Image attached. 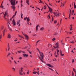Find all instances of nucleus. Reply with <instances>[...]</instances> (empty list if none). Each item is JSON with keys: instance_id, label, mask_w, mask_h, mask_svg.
Returning a JSON list of instances; mask_svg holds the SVG:
<instances>
[{"instance_id": "nucleus-1", "label": "nucleus", "mask_w": 76, "mask_h": 76, "mask_svg": "<svg viewBox=\"0 0 76 76\" xmlns=\"http://www.w3.org/2000/svg\"><path fill=\"white\" fill-rule=\"evenodd\" d=\"M15 0H11L10 1L11 4L12 5L11 6V7L12 9L13 10V11H15Z\"/></svg>"}, {"instance_id": "nucleus-2", "label": "nucleus", "mask_w": 76, "mask_h": 76, "mask_svg": "<svg viewBox=\"0 0 76 76\" xmlns=\"http://www.w3.org/2000/svg\"><path fill=\"white\" fill-rule=\"evenodd\" d=\"M6 16H7V17H9V14L7 13V11L5 12V13L4 15V18L5 19V20H7V21H8V24L9 25H10V22L9 21V20L8 19H7V18H6Z\"/></svg>"}, {"instance_id": "nucleus-3", "label": "nucleus", "mask_w": 76, "mask_h": 76, "mask_svg": "<svg viewBox=\"0 0 76 76\" xmlns=\"http://www.w3.org/2000/svg\"><path fill=\"white\" fill-rule=\"evenodd\" d=\"M58 12V10H57V11L56 12V13L53 12V14H54V15L56 16H57V17L59 15V13Z\"/></svg>"}, {"instance_id": "nucleus-4", "label": "nucleus", "mask_w": 76, "mask_h": 76, "mask_svg": "<svg viewBox=\"0 0 76 76\" xmlns=\"http://www.w3.org/2000/svg\"><path fill=\"white\" fill-rule=\"evenodd\" d=\"M40 55L41 56V58H43V57H44V55L43 54V53L42 52H39Z\"/></svg>"}, {"instance_id": "nucleus-5", "label": "nucleus", "mask_w": 76, "mask_h": 76, "mask_svg": "<svg viewBox=\"0 0 76 76\" xmlns=\"http://www.w3.org/2000/svg\"><path fill=\"white\" fill-rule=\"evenodd\" d=\"M12 22L13 26H15V25H16V22H15V19L14 18L12 20Z\"/></svg>"}, {"instance_id": "nucleus-6", "label": "nucleus", "mask_w": 76, "mask_h": 76, "mask_svg": "<svg viewBox=\"0 0 76 76\" xmlns=\"http://www.w3.org/2000/svg\"><path fill=\"white\" fill-rule=\"evenodd\" d=\"M46 64L47 66H48L50 67H54L53 66H51L50 64Z\"/></svg>"}, {"instance_id": "nucleus-7", "label": "nucleus", "mask_w": 76, "mask_h": 76, "mask_svg": "<svg viewBox=\"0 0 76 76\" xmlns=\"http://www.w3.org/2000/svg\"><path fill=\"white\" fill-rule=\"evenodd\" d=\"M56 45L57 46L56 47V46H53L54 48H58V43H57L56 44Z\"/></svg>"}, {"instance_id": "nucleus-8", "label": "nucleus", "mask_w": 76, "mask_h": 76, "mask_svg": "<svg viewBox=\"0 0 76 76\" xmlns=\"http://www.w3.org/2000/svg\"><path fill=\"white\" fill-rule=\"evenodd\" d=\"M7 38H9V39H10V38H11V35L10 34H8Z\"/></svg>"}, {"instance_id": "nucleus-9", "label": "nucleus", "mask_w": 76, "mask_h": 76, "mask_svg": "<svg viewBox=\"0 0 76 76\" xmlns=\"http://www.w3.org/2000/svg\"><path fill=\"white\" fill-rule=\"evenodd\" d=\"M49 11L51 13H52V11H53V10H52V9L51 8H50V7H49Z\"/></svg>"}, {"instance_id": "nucleus-10", "label": "nucleus", "mask_w": 76, "mask_h": 76, "mask_svg": "<svg viewBox=\"0 0 76 76\" xmlns=\"http://www.w3.org/2000/svg\"><path fill=\"white\" fill-rule=\"evenodd\" d=\"M24 36L26 38V39H28V36L27 35L25 34L24 35Z\"/></svg>"}, {"instance_id": "nucleus-11", "label": "nucleus", "mask_w": 76, "mask_h": 76, "mask_svg": "<svg viewBox=\"0 0 76 76\" xmlns=\"http://www.w3.org/2000/svg\"><path fill=\"white\" fill-rule=\"evenodd\" d=\"M62 53V52L61 51V50H60V55L61 56H64V54H62L61 53Z\"/></svg>"}, {"instance_id": "nucleus-12", "label": "nucleus", "mask_w": 76, "mask_h": 76, "mask_svg": "<svg viewBox=\"0 0 76 76\" xmlns=\"http://www.w3.org/2000/svg\"><path fill=\"white\" fill-rule=\"evenodd\" d=\"M23 57H28V54H23Z\"/></svg>"}, {"instance_id": "nucleus-13", "label": "nucleus", "mask_w": 76, "mask_h": 76, "mask_svg": "<svg viewBox=\"0 0 76 76\" xmlns=\"http://www.w3.org/2000/svg\"><path fill=\"white\" fill-rule=\"evenodd\" d=\"M38 26L39 27V25H37V26L36 28V31H37L38 30Z\"/></svg>"}, {"instance_id": "nucleus-14", "label": "nucleus", "mask_w": 76, "mask_h": 76, "mask_svg": "<svg viewBox=\"0 0 76 76\" xmlns=\"http://www.w3.org/2000/svg\"><path fill=\"white\" fill-rule=\"evenodd\" d=\"M29 0H26V3L27 4H28V5H29Z\"/></svg>"}, {"instance_id": "nucleus-15", "label": "nucleus", "mask_w": 76, "mask_h": 76, "mask_svg": "<svg viewBox=\"0 0 76 76\" xmlns=\"http://www.w3.org/2000/svg\"><path fill=\"white\" fill-rule=\"evenodd\" d=\"M8 51H9V50H10V46H9V43L8 44Z\"/></svg>"}, {"instance_id": "nucleus-16", "label": "nucleus", "mask_w": 76, "mask_h": 76, "mask_svg": "<svg viewBox=\"0 0 76 76\" xmlns=\"http://www.w3.org/2000/svg\"><path fill=\"white\" fill-rule=\"evenodd\" d=\"M8 27L9 29H10V31H12V29H10V26H9V24H8Z\"/></svg>"}, {"instance_id": "nucleus-17", "label": "nucleus", "mask_w": 76, "mask_h": 76, "mask_svg": "<svg viewBox=\"0 0 76 76\" xmlns=\"http://www.w3.org/2000/svg\"><path fill=\"white\" fill-rule=\"evenodd\" d=\"M56 52H55V53L54 54V55L55 56V57H58V55H56Z\"/></svg>"}, {"instance_id": "nucleus-18", "label": "nucleus", "mask_w": 76, "mask_h": 76, "mask_svg": "<svg viewBox=\"0 0 76 76\" xmlns=\"http://www.w3.org/2000/svg\"><path fill=\"white\" fill-rule=\"evenodd\" d=\"M57 51V55H58V53H59V50H58V49H57L56 50Z\"/></svg>"}, {"instance_id": "nucleus-19", "label": "nucleus", "mask_w": 76, "mask_h": 76, "mask_svg": "<svg viewBox=\"0 0 76 76\" xmlns=\"http://www.w3.org/2000/svg\"><path fill=\"white\" fill-rule=\"evenodd\" d=\"M18 53H22V52H23V51L22 50H19V51L18 50Z\"/></svg>"}, {"instance_id": "nucleus-20", "label": "nucleus", "mask_w": 76, "mask_h": 76, "mask_svg": "<svg viewBox=\"0 0 76 76\" xmlns=\"http://www.w3.org/2000/svg\"><path fill=\"white\" fill-rule=\"evenodd\" d=\"M27 22H29V21H30V19H29V17L27 18Z\"/></svg>"}, {"instance_id": "nucleus-21", "label": "nucleus", "mask_w": 76, "mask_h": 76, "mask_svg": "<svg viewBox=\"0 0 76 76\" xmlns=\"http://www.w3.org/2000/svg\"><path fill=\"white\" fill-rule=\"evenodd\" d=\"M19 74L20 75H23V73L20 72H19Z\"/></svg>"}, {"instance_id": "nucleus-22", "label": "nucleus", "mask_w": 76, "mask_h": 76, "mask_svg": "<svg viewBox=\"0 0 76 76\" xmlns=\"http://www.w3.org/2000/svg\"><path fill=\"white\" fill-rule=\"evenodd\" d=\"M20 20H19L18 21H17V25H19V23H20Z\"/></svg>"}, {"instance_id": "nucleus-23", "label": "nucleus", "mask_w": 76, "mask_h": 76, "mask_svg": "<svg viewBox=\"0 0 76 76\" xmlns=\"http://www.w3.org/2000/svg\"><path fill=\"white\" fill-rule=\"evenodd\" d=\"M73 71H74V72H75V73H76V69H74L73 68Z\"/></svg>"}, {"instance_id": "nucleus-24", "label": "nucleus", "mask_w": 76, "mask_h": 76, "mask_svg": "<svg viewBox=\"0 0 76 76\" xmlns=\"http://www.w3.org/2000/svg\"><path fill=\"white\" fill-rule=\"evenodd\" d=\"M44 28L42 27V28H40V30L41 31H43V30H44Z\"/></svg>"}, {"instance_id": "nucleus-25", "label": "nucleus", "mask_w": 76, "mask_h": 76, "mask_svg": "<svg viewBox=\"0 0 76 76\" xmlns=\"http://www.w3.org/2000/svg\"><path fill=\"white\" fill-rule=\"evenodd\" d=\"M72 9H71L69 11V16L70 15H71V12Z\"/></svg>"}, {"instance_id": "nucleus-26", "label": "nucleus", "mask_w": 76, "mask_h": 76, "mask_svg": "<svg viewBox=\"0 0 76 76\" xmlns=\"http://www.w3.org/2000/svg\"><path fill=\"white\" fill-rule=\"evenodd\" d=\"M49 47H52V45L50 44H49Z\"/></svg>"}, {"instance_id": "nucleus-27", "label": "nucleus", "mask_w": 76, "mask_h": 76, "mask_svg": "<svg viewBox=\"0 0 76 76\" xmlns=\"http://www.w3.org/2000/svg\"><path fill=\"white\" fill-rule=\"evenodd\" d=\"M22 16H23V14H22V12H21V17L22 19L23 18V17H22Z\"/></svg>"}, {"instance_id": "nucleus-28", "label": "nucleus", "mask_w": 76, "mask_h": 76, "mask_svg": "<svg viewBox=\"0 0 76 76\" xmlns=\"http://www.w3.org/2000/svg\"><path fill=\"white\" fill-rule=\"evenodd\" d=\"M69 29L70 30H72V26H70V27L69 28Z\"/></svg>"}, {"instance_id": "nucleus-29", "label": "nucleus", "mask_w": 76, "mask_h": 76, "mask_svg": "<svg viewBox=\"0 0 76 76\" xmlns=\"http://www.w3.org/2000/svg\"><path fill=\"white\" fill-rule=\"evenodd\" d=\"M39 59H40V60H41V61H42V62H43V60H42V59H43V58H39Z\"/></svg>"}, {"instance_id": "nucleus-30", "label": "nucleus", "mask_w": 76, "mask_h": 76, "mask_svg": "<svg viewBox=\"0 0 76 76\" xmlns=\"http://www.w3.org/2000/svg\"><path fill=\"white\" fill-rule=\"evenodd\" d=\"M74 8L75 9H76V5H75V3H74Z\"/></svg>"}, {"instance_id": "nucleus-31", "label": "nucleus", "mask_w": 76, "mask_h": 76, "mask_svg": "<svg viewBox=\"0 0 76 76\" xmlns=\"http://www.w3.org/2000/svg\"><path fill=\"white\" fill-rule=\"evenodd\" d=\"M57 34H58V33L57 32H56L54 34V35H57Z\"/></svg>"}, {"instance_id": "nucleus-32", "label": "nucleus", "mask_w": 76, "mask_h": 76, "mask_svg": "<svg viewBox=\"0 0 76 76\" xmlns=\"http://www.w3.org/2000/svg\"><path fill=\"white\" fill-rule=\"evenodd\" d=\"M72 14L71 15H72L73 14V13H74V10H72Z\"/></svg>"}, {"instance_id": "nucleus-33", "label": "nucleus", "mask_w": 76, "mask_h": 76, "mask_svg": "<svg viewBox=\"0 0 76 76\" xmlns=\"http://www.w3.org/2000/svg\"><path fill=\"white\" fill-rule=\"evenodd\" d=\"M48 17L50 19H51V18L50 17V15H48Z\"/></svg>"}, {"instance_id": "nucleus-34", "label": "nucleus", "mask_w": 76, "mask_h": 76, "mask_svg": "<svg viewBox=\"0 0 76 76\" xmlns=\"http://www.w3.org/2000/svg\"><path fill=\"white\" fill-rule=\"evenodd\" d=\"M52 41H54L56 40V38H53V39H52Z\"/></svg>"}, {"instance_id": "nucleus-35", "label": "nucleus", "mask_w": 76, "mask_h": 76, "mask_svg": "<svg viewBox=\"0 0 76 76\" xmlns=\"http://www.w3.org/2000/svg\"><path fill=\"white\" fill-rule=\"evenodd\" d=\"M12 70H13L14 72H15V68H12Z\"/></svg>"}, {"instance_id": "nucleus-36", "label": "nucleus", "mask_w": 76, "mask_h": 76, "mask_svg": "<svg viewBox=\"0 0 76 76\" xmlns=\"http://www.w3.org/2000/svg\"><path fill=\"white\" fill-rule=\"evenodd\" d=\"M4 28V26H2L1 27V30H2V29H3Z\"/></svg>"}, {"instance_id": "nucleus-37", "label": "nucleus", "mask_w": 76, "mask_h": 76, "mask_svg": "<svg viewBox=\"0 0 76 76\" xmlns=\"http://www.w3.org/2000/svg\"><path fill=\"white\" fill-rule=\"evenodd\" d=\"M37 73V72H33V73H34V74H36V73Z\"/></svg>"}, {"instance_id": "nucleus-38", "label": "nucleus", "mask_w": 76, "mask_h": 76, "mask_svg": "<svg viewBox=\"0 0 76 76\" xmlns=\"http://www.w3.org/2000/svg\"><path fill=\"white\" fill-rule=\"evenodd\" d=\"M48 69H50V70H52V71H54V70H53L52 69H51L50 68H48Z\"/></svg>"}, {"instance_id": "nucleus-39", "label": "nucleus", "mask_w": 76, "mask_h": 76, "mask_svg": "<svg viewBox=\"0 0 76 76\" xmlns=\"http://www.w3.org/2000/svg\"><path fill=\"white\" fill-rule=\"evenodd\" d=\"M2 38V35L1 34L0 35V39H1Z\"/></svg>"}, {"instance_id": "nucleus-40", "label": "nucleus", "mask_w": 76, "mask_h": 76, "mask_svg": "<svg viewBox=\"0 0 76 76\" xmlns=\"http://www.w3.org/2000/svg\"><path fill=\"white\" fill-rule=\"evenodd\" d=\"M71 42V43H73V44H75V42H74L73 41L71 42Z\"/></svg>"}, {"instance_id": "nucleus-41", "label": "nucleus", "mask_w": 76, "mask_h": 76, "mask_svg": "<svg viewBox=\"0 0 76 76\" xmlns=\"http://www.w3.org/2000/svg\"><path fill=\"white\" fill-rule=\"evenodd\" d=\"M28 48V46L25 47L24 48H23L26 49V48Z\"/></svg>"}, {"instance_id": "nucleus-42", "label": "nucleus", "mask_w": 76, "mask_h": 76, "mask_svg": "<svg viewBox=\"0 0 76 76\" xmlns=\"http://www.w3.org/2000/svg\"><path fill=\"white\" fill-rule=\"evenodd\" d=\"M37 50L38 51L39 53H40V51H39V50L38 49V48H37Z\"/></svg>"}, {"instance_id": "nucleus-43", "label": "nucleus", "mask_w": 76, "mask_h": 76, "mask_svg": "<svg viewBox=\"0 0 76 76\" xmlns=\"http://www.w3.org/2000/svg\"><path fill=\"white\" fill-rule=\"evenodd\" d=\"M22 58V57H20V58H19V60H21Z\"/></svg>"}, {"instance_id": "nucleus-44", "label": "nucleus", "mask_w": 76, "mask_h": 76, "mask_svg": "<svg viewBox=\"0 0 76 76\" xmlns=\"http://www.w3.org/2000/svg\"><path fill=\"white\" fill-rule=\"evenodd\" d=\"M24 20H26L27 19V17H26L24 18Z\"/></svg>"}, {"instance_id": "nucleus-45", "label": "nucleus", "mask_w": 76, "mask_h": 76, "mask_svg": "<svg viewBox=\"0 0 76 76\" xmlns=\"http://www.w3.org/2000/svg\"><path fill=\"white\" fill-rule=\"evenodd\" d=\"M1 7L2 8H3V5H1V6L0 7Z\"/></svg>"}, {"instance_id": "nucleus-46", "label": "nucleus", "mask_w": 76, "mask_h": 76, "mask_svg": "<svg viewBox=\"0 0 76 76\" xmlns=\"http://www.w3.org/2000/svg\"><path fill=\"white\" fill-rule=\"evenodd\" d=\"M40 1V2H39V3H42V1H41V0H39Z\"/></svg>"}, {"instance_id": "nucleus-47", "label": "nucleus", "mask_w": 76, "mask_h": 76, "mask_svg": "<svg viewBox=\"0 0 76 76\" xmlns=\"http://www.w3.org/2000/svg\"><path fill=\"white\" fill-rule=\"evenodd\" d=\"M61 20H62V19H61L60 21V24H61Z\"/></svg>"}, {"instance_id": "nucleus-48", "label": "nucleus", "mask_w": 76, "mask_h": 76, "mask_svg": "<svg viewBox=\"0 0 76 76\" xmlns=\"http://www.w3.org/2000/svg\"><path fill=\"white\" fill-rule=\"evenodd\" d=\"M22 34L23 35H25V34H24L23 33V32L22 31Z\"/></svg>"}, {"instance_id": "nucleus-49", "label": "nucleus", "mask_w": 76, "mask_h": 76, "mask_svg": "<svg viewBox=\"0 0 76 76\" xmlns=\"http://www.w3.org/2000/svg\"><path fill=\"white\" fill-rule=\"evenodd\" d=\"M54 23H57V21L56 20H55Z\"/></svg>"}, {"instance_id": "nucleus-50", "label": "nucleus", "mask_w": 76, "mask_h": 76, "mask_svg": "<svg viewBox=\"0 0 76 76\" xmlns=\"http://www.w3.org/2000/svg\"><path fill=\"white\" fill-rule=\"evenodd\" d=\"M53 20H54V19H53V17H52V22H53Z\"/></svg>"}, {"instance_id": "nucleus-51", "label": "nucleus", "mask_w": 76, "mask_h": 76, "mask_svg": "<svg viewBox=\"0 0 76 76\" xmlns=\"http://www.w3.org/2000/svg\"><path fill=\"white\" fill-rule=\"evenodd\" d=\"M72 72V75H73H73H74V73H73V71Z\"/></svg>"}, {"instance_id": "nucleus-52", "label": "nucleus", "mask_w": 76, "mask_h": 76, "mask_svg": "<svg viewBox=\"0 0 76 76\" xmlns=\"http://www.w3.org/2000/svg\"><path fill=\"white\" fill-rule=\"evenodd\" d=\"M20 37H21V38H23V37L22 35L20 36Z\"/></svg>"}, {"instance_id": "nucleus-53", "label": "nucleus", "mask_w": 76, "mask_h": 76, "mask_svg": "<svg viewBox=\"0 0 76 76\" xmlns=\"http://www.w3.org/2000/svg\"><path fill=\"white\" fill-rule=\"evenodd\" d=\"M19 72H23V70H20Z\"/></svg>"}, {"instance_id": "nucleus-54", "label": "nucleus", "mask_w": 76, "mask_h": 76, "mask_svg": "<svg viewBox=\"0 0 76 76\" xmlns=\"http://www.w3.org/2000/svg\"><path fill=\"white\" fill-rule=\"evenodd\" d=\"M21 7H22L23 6V5L21 3Z\"/></svg>"}, {"instance_id": "nucleus-55", "label": "nucleus", "mask_w": 76, "mask_h": 76, "mask_svg": "<svg viewBox=\"0 0 76 76\" xmlns=\"http://www.w3.org/2000/svg\"><path fill=\"white\" fill-rule=\"evenodd\" d=\"M37 74L38 75H39V71H38Z\"/></svg>"}, {"instance_id": "nucleus-56", "label": "nucleus", "mask_w": 76, "mask_h": 76, "mask_svg": "<svg viewBox=\"0 0 76 76\" xmlns=\"http://www.w3.org/2000/svg\"><path fill=\"white\" fill-rule=\"evenodd\" d=\"M39 40L37 42H36L37 44V43H38V42H39Z\"/></svg>"}, {"instance_id": "nucleus-57", "label": "nucleus", "mask_w": 76, "mask_h": 76, "mask_svg": "<svg viewBox=\"0 0 76 76\" xmlns=\"http://www.w3.org/2000/svg\"><path fill=\"white\" fill-rule=\"evenodd\" d=\"M38 56L39 57V58H41V57H39V55H38Z\"/></svg>"}, {"instance_id": "nucleus-58", "label": "nucleus", "mask_w": 76, "mask_h": 76, "mask_svg": "<svg viewBox=\"0 0 76 76\" xmlns=\"http://www.w3.org/2000/svg\"><path fill=\"white\" fill-rule=\"evenodd\" d=\"M10 52H9L8 53V56H10Z\"/></svg>"}, {"instance_id": "nucleus-59", "label": "nucleus", "mask_w": 76, "mask_h": 76, "mask_svg": "<svg viewBox=\"0 0 76 76\" xmlns=\"http://www.w3.org/2000/svg\"><path fill=\"white\" fill-rule=\"evenodd\" d=\"M5 32V30H4L3 31V33H4Z\"/></svg>"}, {"instance_id": "nucleus-60", "label": "nucleus", "mask_w": 76, "mask_h": 76, "mask_svg": "<svg viewBox=\"0 0 76 76\" xmlns=\"http://www.w3.org/2000/svg\"><path fill=\"white\" fill-rule=\"evenodd\" d=\"M74 62V59H73L72 61V63H73Z\"/></svg>"}, {"instance_id": "nucleus-61", "label": "nucleus", "mask_w": 76, "mask_h": 76, "mask_svg": "<svg viewBox=\"0 0 76 76\" xmlns=\"http://www.w3.org/2000/svg\"><path fill=\"white\" fill-rule=\"evenodd\" d=\"M3 36H4V33H3Z\"/></svg>"}, {"instance_id": "nucleus-62", "label": "nucleus", "mask_w": 76, "mask_h": 76, "mask_svg": "<svg viewBox=\"0 0 76 76\" xmlns=\"http://www.w3.org/2000/svg\"><path fill=\"white\" fill-rule=\"evenodd\" d=\"M29 53H30V54H31V52H30V51H29Z\"/></svg>"}, {"instance_id": "nucleus-63", "label": "nucleus", "mask_w": 76, "mask_h": 76, "mask_svg": "<svg viewBox=\"0 0 76 76\" xmlns=\"http://www.w3.org/2000/svg\"><path fill=\"white\" fill-rule=\"evenodd\" d=\"M27 74H29V71H28V72H27Z\"/></svg>"}, {"instance_id": "nucleus-64", "label": "nucleus", "mask_w": 76, "mask_h": 76, "mask_svg": "<svg viewBox=\"0 0 76 76\" xmlns=\"http://www.w3.org/2000/svg\"><path fill=\"white\" fill-rule=\"evenodd\" d=\"M72 76H76V73H75V76H74V75H72Z\"/></svg>"}]
</instances>
